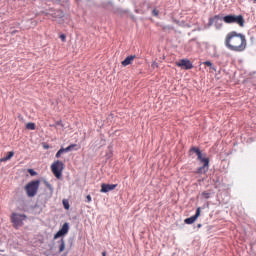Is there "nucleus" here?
Segmentation results:
<instances>
[{
  "label": "nucleus",
  "instance_id": "obj_1",
  "mask_svg": "<svg viewBox=\"0 0 256 256\" xmlns=\"http://www.w3.org/2000/svg\"><path fill=\"white\" fill-rule=\"evenodd\" d=\"M224 45L229 51L243 53L247 49V38H245L243 33L231 31L226 35Z\"/></svg>",
  "mask_w": 256,
  "mask_h": 256
},
{
  "label": "nucleus",
  "instance_id": "obj_2",
  "mask_svg": "<svg viewBox=\"0 0 256 256\" xmlns=\"http://www.w3.org/2000/svg\"><path fill=\"white\" fill-rule=\"evenodd\" d=\"M220 21H224V23L227 24L236 23L240 27H245V18H243V15H226L224 17L220 16Z\"/></svg>",
  "mask_w": 256,
  "mask_h": 256
},
{
  "label": "nucleus",
  "instance_id": "obj_3",
  "mask_svg": "<svg viewBox=\"0 0 256 256\" xmlns=\"http://www.w3.org/2000/svg\"><path fill=\"white\" fill-rule=\"evenodd\" d=\"M39 185H41V180H33L29 182L25 186V191L27 193V196L35 197V195H37V192L39 191Z\"/></svg>",
  "mask_w": 256,
  "mask_h": 256
},
{
  "label": "nucleus",
  "instance_id": "obj_4",
  "mask_svg": "<svg viewBox=\"0 0 256 256\" xmlns=\"http://www.w3.org/2000/svg\"><path fill=\"white\" fill-rule=\"evenodd\" d=\"M11 223L15 229H19V227H23V221L27 220V215L19 214V213H12L10 216Z\"/></svg>",
  "mask_w": 256,
  "mask_h": 256
},
{
  "label": "nucleus",
  "instance_id": "obj_5",
  "mask_svg": "<svg viewBox=\"0 0 256 256\" xmlns=\"http://www.w3.org/2000/svg\"><path fill=\"white\" fill-rule=\"evenodd\" d=\"M200 163H203V166L199 167L196 171L198 175H203L209 171V158L205 157V154H200V157H197Z\"/></svg>",
  "mask_w": 256,
  "mask_h": 256
},
{
  "label": "nucleus",
  "instance_id": "obj_6",
  "mask_svg": "<svg viewBox=\"0 0 256 256\" xmlns=\"http://www.w3.org/2000/svg\"><path fill=\"white\" fill-rule=\"evenodd\" d=\"M64 164L63 162L57 160L51 165V171L55 175L56 179H61L63 175Z\"/></svg>",
  "mask_w": 256,
  "mask_h": 256
},
{
  "label": "nucleus",
  "instance_id": "obj_7",
  "mask_svg": "<svg viewBox=\"0 0 256 256\" xmlns=\"http://www.w3.org/2000/svg\"><path fill=\"white\" fill-rule=\"evenodd\" d=\"M176 65L177 67H181L186 71H189V69H193V62H191V60L189 59H182L179 62H177Z\"/></svg>",
  "mask_w": 256,
  "mask_h": 256
},
{
  "label": "nucleus",
  "instance_id": "obj_8",
  "mask_svg": "<svg viewBox=\"0 0 256 256\" xmlns=\"http://www.w3.org/2000/svg\"><path fill=\"white\" fill-rule=\"evenodd\" d=\"M69 233V223L65 222L62 228L54 235V239H59Z\"/></svg>",
  "mask_w": 256,
  "mask_h": 256
},
{
  "label": "nucleus",
  "instance_id": "obj_9",
  "mask_svg": "<svg viewBox=\"0 0 256 256\" xmlns=\"http://www.w3.org/2000/svg\"><path fill=\"white\" fill-rule=\"evenodd\" d=\"M199 215H201V208H197L195 215L189 218H186L184 222L186 223V225H193V222L197 221V218L199 217Z\"/></svg>",
  "mask_w": 256,
  "mask_h": 256
},
{
  "label": "nucleus",
  "instance_id": "obj_10",
  "mask_svg": "<svg viewBox=\"0 0 256 256\" xmlns=\"http://www.w3.org/2000/svg\"><path fill=\"white\" fill-rule=\"evenodd\" d=\"M116 188H117V184H106V183H103L101 185L100 193H109V191H113Z\"/></svg>",
  "mask_w": 256,
  "mask_h": 256
},
{
  "label": "nucleus",
  "instance_id": "obj_11",
  "mask_svg": "<svg viewBox=\"0 0 256 256\" xmlns=\"http://www.w3.org/2000/svg\"><path fill=\"white\" fill-rule=\"evenodd\" d=\"M137 56L135 55H130L128 57H126L123 61H122V65L123 67H127V65H131V63L135 60Z\"/></svg>",
  "mask_w": 256,
  "mask_h": 256
},
{
  "label": "nucleus",
  "instance_id": "obj_12",
  "mask_svg": "<svg viewBox=\"0 0 256 256\" xmlns=\"http://www.w3.org/2000/svg\"><path fill=\"white\" fill-rule=\"evenodd\" d=\"M219 21H221V16L215 15L213 18L209 19L208 25H209V27H211V25H213V23H219Z\"/></svg>",
  "mask_w": 256,
  "mask_h": 256
},
{
  "label": "nucleus",
  "instance_id": "obj_13",
  "mask_svg": "<svg viewBox=\"0 0 256 256\" xmlns=\"http://www.w3.org/2000/svg\"><path fill=\"white\" fill-rule=\"evenodd\" d=\"M13 155H15V152L13 151L8 152V155L0 159V162L5 163V161H9L13 157Z\"/></svg>",
  "mask_w": 256,
  "mask_h": 256
},
{
  "label": "nucleus",
  "instance_id": "obj_14",
  "mask_svg": "<svg viewBox=\"0 0 256 256\" xmlns=\"http://www.w3.org/2000/svg\"><path fill=\"white\" fill-rule=\"evenodd\" d=\"M59 243V253H63V251H65V239H61L60 241H58Z\"/></svg>",
  "mask_w": 256,
  "mask_h": 256
},
{
  "label": "nucleus",
  "instance_id": "obj_15",
  "mask_svg": "<svg viewBox=\"0 0 256 256\" xmlns=\"http://www.w3.org/2000/svg\"><path fill=\"white\" fill-rule=\"evenodd\" d=\"M75 147H77V144H71L69 146H67L66 148H63L64 153H69V151H73V149H75Z\"/></svg>",
  "mask_w": 256,
  "mask_h": 256
},
{
  "label": "nucleus",
  "instance_id": "obj_16",
  "mask_svg": "<svg viewBox=\"0 0 256 256\" xmlns=\"http://www.w3.org/2000/svg\"><path fill=\"white\" fill-rule=\"evenodd\" d=\"M50 127H54L55 129H57V127H65V126L63 125V121L58 120L54 124H50Z\"/></svg>",
  "mask_w": 256,
  "mask_h": 256
},
{
  "label": "nucleus",
  "instance_id": "obj_17",
  "mask_svg": "<svg viewBox=\"0 0 256 256\" xmlns=\"http://www.w3.org/2000/svg\"><path fill=\"white\" fill-rule=\"evenodd\" d=\"M26 129H28L29 131H35V123H33V122L27 123Z\"/></svg>",
  "mask_w": 256,
  "mask_h": 256
},
{
  "label": "nucleus",
  "instance_id": "obj_18",
  "mask_svg": "<svg viewBox=\"0 0 256 256\" xmlns=\"http://www.w3.org/2000/svg\"><path fill=\"white\" fill-rule=\"evenodd\" d=\"M191 151H193V153H196L197 157H201V154H203L201 150L197 147H193Z\"/></svg>",
  "mask_w": 256,
  "mask_h": 256
},
{
  "label": "nucleus",
  "instance_id": "obj_19",
  "mask_svg": "<svg viewBox=\"0 0 256 256\" xmlns=\"http://www.w3.org/2000/svg\"><path fill=\"white\" fill-rule=\"evenodd\" d=\"M44 185L49 189L50 193H53V186L47 180H44Z\"/></svg>",
  "mask_w": 256,
  "mask_h": 256
},
{
  "label": "nucleus",
  "instance_id": "obj_20",
  "mask_svg": "<svg viewBox=\"0 0 256 256\" xmlns=\"http://www.w3.org/2000/svg\"><path fill=\"white\" fill-rule=\"evenodd\" d=\"M202 197L204 199H211V192H202Z\"/></svg>",
  "mask_w": 256,
  "mask_h": 256
},
{
  "label": "nucleus",
  "instance_id": "obj_21",
  "mask_svg": "<svg viewBox=\"0 0 256 256\" xmlns=\"http://www.w3.org/2000/svg\"><path fill=\"white\" fill-rule=\"evenodd\" d=\"M162 29L163 31H171L173 30V26L166 25V26H163Z\"/></svg>",
  "mask_w": 256,
  "mask_h": 256
},
{
  "label": "nucleus",
  "instance_id": "obj_22",
  "mask_svg": "<svg viewBox=\"0 0 256 256\" xmlns=\"http://www.w3.org/2000/svg\"><path fill=\"white\" fill-rule=\"evenodd\" d=\"M65 153L63 148H61L60 150H58V152L56 153V159H59V157H61V154Z\"/></svg>",
  "mask_w": 256,
  "mask_h": 256
},
{
  "label": "nucleus",
  "instance_id": "obj_23",
  "mask_svg": "<svg viewBox=\"0 0 256 256\" xmlns=\"http://www.w3.org/2000/svg\"><path fill=\"white\" fill-rule=\"evenodd\" d=\"M28 173L31 175V177H35V175H37V172L33 169H28Z\"/></svg>",
  "mask_w": 256,
  "mask_h": 256
},
{
  "label": "nucleus",
  "instance_id": "obj_24",
  "mask_svg": "<svg viewBox=\"0 0 256 256\" xmlns=\"http://www.w3.org/2000/svg\"><path fill=\"white\" fill-rule=\"evenodd\" d=\"M60 39L63 43H65V41H67V36L65 34H61Z\"/></svg>",
  "mask_w": 256,
  "mask_h": 256
},
{
  "label": "nucleus",
  "instance_id": "obj_25",
  "mask_svg": "<svg viewBox=\"0 0 256 256\" xmlns=\"http://www.w3.org/2000/svg\"><path fill=\"white\" fill-rule=\"evenodd\" d=\"M203 65H206V67H213V63H211V61L203 62Z\"/></svg>",
  "mask_w": 256,
  "mask_h": 256
},
{
  "label": "nucleus",
  "instance_id": "obj_26",
  "mask_svg": "<svg viewBox=\"0 0 256 256\" xmlns=\"http://www.w3.org/2000/svg\"><path fill=\"white\" fill-rule=\"evenodd\" d=\"M152 13H153L154 17H158L159 16V11L157 9H154L152 11Z\"/></svg>",
  "mask_w": 256,
  "mask_h": 256
},
{
  "label": "nucleus",
  "instance_id": "obj_27",
  "mask_svg": "<svg viewBox=\"0 0 256 256\" xmlns=\"http://www.w3.org/2000/svg\"><path fill=\"white\" fill-rule=\"evenodd\" d=\"M64 209H69V202L63 201Z\"/></svg>",
  "mask_w": 256,
  "mask_h": 256
},
{
  "label": "nucleus",
  "instance_id": "obj_28",
  "mask_svg": "<svg viewBox=\"0 0 256 256\" xmlns=\"http://www.w3.org/2000/svg\"><path fill=\"white\" fill-rule=\"evenodd\" d=\"M86 201H87V203H91V201H92L91 195L86 196Z\"/></svg>",
  "mask_w": 256,
  "mask_h": 256
},
{
  "label": "nucleus",
  "instance_id": "obj_29",
  "mask_svg": "<svg viewBox=\"0 0 256 256\" xmlns=\"http://www.w3.org/2000/svg\"><path fill=\"white\" fill-rule=\"evenodd\" d=\"M222 26H223V24H219V21H218V23H216V29H221Z\"/></svg>",
  "mask_w": 256,
  "mask_h": 256
},
{
  "label": "nucleus",
  "instance_id": "obj_30",
  "mask_svg": "<svg viewBox=\"0 0 256 256\" xmlns=\"http://www.w3.org/2000/svg\"><path fill=\"white\" fill-rule=\"evenodd\" d=\"M197 227H198V229H201L202 225H201V224H198Z\"/></svg>",
  "mask_w": 256,
  "mask_h": 256
},
{
  "label": "nucleus",
  "instance_id": "obj_31",
  "mask_svg": "<svg viewBox=\"0 0 256 256\" xmlns=\"http://www.w3.org/2000/svg\"><path fill=\"white\" fill-rule=\"evenodd\" d=\"M102 256H107V253L106 252H102Z\"/></svg>",
  "mask_w": 256,
  "mask_h": 256
},
{
  "label": "nucleus",
  "instance_id": "obj_32",
  "mask_svg": "<svg viewBox=\"0 0 256 256\" xmlns=\"http://www.w3.org/2000/svg\"><path fill=\"white\" fill-rule=\"evenodd\" d=\"M15 33H17V31H12V35H15Z\"/></svg>",
  "mask_w": 256,
  "mask_h": 256
},
{
  "label": "nucleus",
  "instance_id": "obj_33",
  "mask_svg": "<svg viewBox=\"0 0 256 256\" xmlns=\"http://www.w3.org/2000/svg\"><path fill=\"white\" fill-rule=\"evenodd\" d=\"M213 57H217V54H214Z\"/></svg>",
  "mask_w": 256,
  "mask_h": 256
},
{
  "label": "nucleus",
  "instance_id": "obj_34",
  "mask_svg": "<svg viewBox=\"0 0 256 256\" xmlns=\"http://www.w3.org/2000/svg\"><path fill=\"white\" fill-rule=\"evenodd\" d=\"M254 1V3H256V0H253Z\"/></svg>",
  "mask_w": 256,
  "mask_h": 256
}]
</instances>
